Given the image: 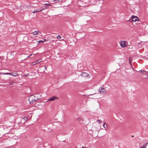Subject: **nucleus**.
Returning a JSON list of instances; mask_svg holds the SVG:
<instances>
[{
  "label": "nucleus",
  "instance_id": "obj_29",
  "mask_svg": "<svg viewBox=\"0 0 148 148\" xmlns=\"http://www.w3.org/2000/svg\"><path fill=\"white\" fill-rule=\"evenodd\" d=\"M43 8H41V9H38V10H42V9Z\"/></svg>",
  "mask_w": 148,
  "mask_h": 148
},
{
  "label": "nucleus",
  "instance_id": "obj_5",
  "mask_svg": "<svg viewBox=\"0 0 148 148\" xmlns=\"http://www.w3.org/2000/svg\"><path fill=\"white\" fill-rule=\"evenodd\" d=\"M58 98L56 96H53L47 100V101H53L58 99Z\"/></svg>",
  "mask_w": 148,
  "mask_h": 148
},
{
  "label": "nucleus",
  "instance_id": "obj_1",
  "mask_svg": "<svg viewBox=\"0 0 148 148\" xmlns=\"http://www.w3.org/2000/svg\"><path fill=\"white\" fill-rule=\"evenodd\" d=\"M38 95L37 94L35 95H33L30 96L29 97L28 100L30 103H32L39 99V98L37 97Z\"/></svg>",
  "mask_w": 148,
  "mask_h": 148
},
{
  "label": "nucleus",
  "instance_id": "obj_12",
  "mask_svg": "<svg viewBox=\"0 0 148 148\" xmlns=\"http://www.w3.org/2000/svg\"><path fill=\"white\" fill-rule=\"evenodd\" d=\"M62 0H54L53 1H56V3H58L62 2Z\"/></svg>",
  "mask_w": 148,
  "mask_h": 148
},
{
  "label": "nucleus",
  "instance_id": "obj_7",
  "mask_svg": "<svg viewBox=\"0 0 148 148\" xmlns=\"http://www.w3.org/2000/svg\"><path fill=\"white\" fill-rule=\"evenodd\" d=\"M45 5H47V6L45 8H43L42 10H42V11L43 10L47 9L49 6H51V5L49 3H45Z\"/></svg>",
  "mask_w": 148,
  "mask_h": 148
},
{
  "label": "nucleus",
  "instance_id": "obj_18",
  "mask_svg": "<svg viewBox=\"0 0 148 148\" xmlns=\"http://www.w3.org/2000/svg\"><path fill=\"white\" fill-rule=\"evenodd\" d=\"M97 122L99 123H102V122L100 120H97Z\"/></svg>",
  "mask_w": 148,
  "mask_h": 148
},
{
  "label": "nucleus",
  "instance_id": "obj_11",
  "mask_svg": "<svg viewBox=\"0 0 148 148\" xmlns=\"http://www.w3.org/2000/svg\"><path fill=\"white\" fill-rule=\"evenodd\" d=\"M147 145V143H146L143 144V146L141 147L140 148H145Z\"/></svg>",
  "mask_w": 148,
  "mask_h": 148
},
{
  "label": "nucleus",
  "instance_id": "obj_13",
  "mask_svg": "<svg viewBox=\"0 0 148 148\" xmlns=\"http://www.w3.org/2000/svg\"><path fill=\"white\" fill-rule=\"evenodd\" d=\"M16 83L15 82H13L12 83H10V85H13V86H14L16 85Z\"/></svg>",
  "mask_w": 148,
  "mask_h": 148
},
{
  "label": "nucleus",
  "instance_id": "obj_4",
  "mask_svg": "<svg viewBox=\"0 0 148 148\" xmlns=\"http://www.w3.org/2000/svg\"><path fill=\"white\" fill-rule=\"evenodd\" d=\"M76 120L77 121L79 122V123H83V119L82 117H79L77 118L76 119Z\"/></svg>",
  "mask_w": 148,
  "mask_h": 148
},
{
  "label": "nucleus",
  "instance_id": "obj_26",
  "mask_svg": "<svg viewBox=\"0 0 148 148\" xmlns=\"http://www.w3.org/2000/svg\"><path fill=\"white\" fill-rule=\"evenodd\" d=\"M23 119H24V120H25V119H26V117H24Z\"/></svg>",
  "mask_w": 148,
  "mask_h": 148
},
{
  "label": "nucleus",
  "instance_id": "obj_25",
  "mask_svg": "<svg viewBox=\"0 0 148 148\" xmlns=\"http://www.w3.org/2000/svg\"><path fill=\"white\" fill-rule=\"evenodd\" d=\"M140 72H145V71H139Z\"/></svg>",
  "mask_w": 148,
  "mask_h": 148
},
{
  "label": "nucleus",
  "instance_id": "obj_16",
  "mask_svg": "<svg viewBox=\"0 0 148 148\" xmlns=\"http://www.w3.org/2000/svg\"><path fill=\"white\" fill-rule=\"evenodd\" d=\"M45 40H46L44 39V40H40V41H38V42L39 43L40 42H41L42 43H43V42H44Z\"/></svg>",
  "mask_w": 148,
  "mask_h": 148
},
{
  "label": "nucleus",
  "instance_id": "obj_21",
  "mask_svg": "<svg viewBox=\"0 0 148 148\" xmlns=\"http://www.w3.org/2000/svg\"><path fill=\"white\" fill-rule=\"evenodd\" d=\"M36 64H37L36 63V62H33V64H32V65H36Z\"/></svg>",
  "mask_w": 148,
  "mask_h": 148
},
{
  "label": "nucleus",
  "instance_id": "obj_3",
  "mask_svg": "<svg viewBox=\"0 0 148 148\" xmlns=\"http://www.w3.org/2000/svg\"><path fill=\"white\" fill-rule=\"evenodd\" d=\"M99 90L101 94L104 95L106 93V90L103 87H101L99 89Z\"/></svg>",
  "mask_w": 148,
  "mask_h": 148
},
{
  "label": "nucleus",
  "instance_id": "obj_8",
  "mask_svg": "<svg viewBox=\"0 0 148 148\" xmlns=\"http://www.w3.org/2000/svg\"><path fill=\"white\" fill-rule=\"evenodd\" d=\"M126 45L125 43V42L123 41H121V46L122 47H124Z\"/></svg>",
  "mask_w": 148,
  "mask_h": 148
},
{
  "label": "nucleus",
  "instance_id": "obj_28",
  "mask_svg": "<svg viewBox=\"0 0 148 148\" xmlns=\"http://www.w3.org/2000/svg\"><path fill=\"white\" fill-rule=\"evenodd\" d=\"M147 78L148 79V75L147 76Z\"/></svg>",
  "mask_w": 148,
  "mask_h": 148
},
{
  "label": "nucleus",
  "instance_id": "obj_27",
  "mask_svg": "<svg viewBox=\"0 0 148 148\" xmlns=\"http://www.w3.org/2000/svg\"><path fill=\"white\" fill-rule=\"evenodd\" d=\"M2 73H0V75H3Z\"/></svg>",
  "mask_w": 148,
  "mask_h": 148
},
{
  "label": "nucleus",
  "instance_id": "obj_17",
  "mask_svg": "<svg viewBox=\"0 0 148 148\" xmlns=\"http://www.w3.org/2000/svg\"><path fill=\"white\" fill-rule=\"evenodd\" d=\"M18 75V74L16 73H14L13 75H12V76H16Z\"/></svg>",
  "mask_w": 148,
  "mask_h": 148
},
{
  "label": "nucleus",
  "instance_id": "obj_32",
  "mask_svg": "<svg viewBox=\"0 0 148 148\" xmlns=\"http://www.w3.org/2000/svg\"><path fill=\"white\" fill-rule=\"evenodd\" d=\"M45 69H46V67H45Z\"/></svg>",
  "mask_w": 148,
  "mask_h": 148
},
{
  "label": "nucleus",
  "instance_id": "obj_19",
  "mask_svg": "<svg viewBox=\"0 0 148 148\" xmlns=\"http://www.w3.org/2000/svg\"><path fill=\"white\" fill-rule=\"evenodd\" d=\"M34 55L35 54H30V55H29L27 57L28 58V57H31V56H32V55Z\"/></svg>",
  "mask_w": 148,
  "mask_h": 148
},
{
  "label": "nucleus",
  "instance_id": "obj_2",
  "mask_svg": "<svg viewBox=\"0 0 148 148\" xmlns=\"http://www.w3.org/2000/svg\"><path fill=\"white\" fill-rule=\"evenodd\" d=\"M81 76L83 78H89L90 77V75L87 73L85 72H83L80 74Z\"/></svg>",
  "mask_w": 148,
  "mask_h": 148
},
{
  "label": "nucleus",
  "instance_id": "obj_23",
  "mask_svg": "<svg viewBox=\"0 0 148 148\" xmlns=\"http://www.w3.org/2000/svg\"><path fill=\"white\" fill-rule=\"evenodd\" d=\"M38 62V60H37L35 62H36V64H38L39 63V62Z\"/></svg>",
  "mask_w": 148,
  "mask_h": 148
},
{
  "label": "nucleus",
  "instance_id": "obj_31",
  "mask_svg": "<svg viewBox=\"0 0 148 148\" xmlns=\"http://www.w3.org/2000/svg\"><path fill=\"white\" fill-rule=\"evenodd\" d=\"M46 8V7H45V6H43V8Z\"/></svg>",
  "mask_w": 148,
  "mask_h": 148
},
{
  "label": "nucleus",
  "instance_id": "obj_22",
  "mask_svg": "<svg viewBox=\"0 0 148 148\" xmlns=\"http://www.w3.org/2000/svg\"><path fill=\"white\" fill-rule=\"evenodd\" d=\"M38 60V62H40L41 61V59H40Z\"/></svg>",
  "mask_w": 148,
  "mask_h": 148
},
{
  "label": "nucleus",
  "instance_id": "obj_24",
  "mask_svg": "<svg viewBox=\"0 0 148 148\" xmlns=\"http://www.w3.org/2000/svg\"><path fill=\"white\" fill-rule=\"evenodd\" d=\"M29 74H26V75H25V76L26 77H28L29 76Z\"/></svg>",
  "mask_w": 148,
  "mask_h": 148
},
{
  "label": "nucleus",
  "instance_id": "obj_15",
  "mask_svg": "<svg viewBox=\"0 0 148 148\" xmlns=\"http://www.w3.org/2000/svg\"><path fill=\"white\" fill-rule=\"evenodd\" d=\"M12 73H2V74L3 75H12Z\"/></svg>",
  "mask_w": 148,
  "mask_h": 148
},
{
  "label": "nucleus",
  "instance_id": "obj_10",
  "mask_svg": "<svg viewBox=\"0 0 148 148\" xmlns=\"http://www.w3.org/2000/svg\"><path fill=\"white\" fill-rule=\"evenodd\" d=\"M103 127L104 128H105V129H106L107 128V125L106 124V123L105 122H104L103 124Z\"/></svg>",
  "mask_w": 148,
  "mask_h": 148
},
{
  "label": "nucleus",
  "instance_id": "obj_30",
  "mask_svg": "<svg viewBox=\"0 0 148 148\" xmlns=\"http://www.w3.org/2000/svg\"><path fill=\"white\" fill-rule=\"evenodd\" d=\"M82 148H85V147H84L82 146Z\"/></svg>",
  "mask_w": 148,
  "mask_h": 148
},
{
  "label": "nucleus",
  "instance_id": "obj_9",
  "mask_svg": "<svg viewBox=\"0 0 148 148\" xmlns=\"http://www.w3.org/2000/svg\"><path fill=\"white\" fill-rule=\"evenodd\" d=\"M39 32L38 31H35L32 33V34L33 35H37L38 34V33Z\"/></svg>",
  "mask_w": 148,
  "mask_h": 148
},
{
  "label": "nucleus",
  "instance_id": "obj_20",
  "mask_svg": "<svg viewBox=\"0 0 148 148\" xmlns=\"http://www.w3.org/2000/svg\"><path fill=\"white\" fill-rule=\"evenodd\" d=\"M61 38V36H60L58 35L57 36V38L58 39H59V38Z\"/></svg>",
  "mask_w": 148,
  "mask_h": 148
},
{
  "label": "nucleus",
  "instance_id": "obj_6",
  "mask_svg": "<svg viewBox=\"0 0 148 148\" xmlns=\"http://www.w3.org/2000/svg\"><path fill=\"white\" fill-rule=\"evenodd\" d=\"M132 20L134 21H136L138 20V18L135 16H132Z\"/></svg>",
  "mask_w": 148,
  "mask_h": 148
},
{
  "label": "nucleus",
  "instance_id": "obj_14",
  "mask_svg": "<svg viewBox=\"0 0 148 148\" xmlns=\"http://www.w3.org/2000/svg\"><path fill=\"white\" fill-rule=\"evenodd\" d=\"M41 11H42V10H36V11L34 10V11H33L32 13H35L36 12H38Z\"/></svg>",
  "mask_w": 148,
  "mask_h": 148
}]
</instances>
